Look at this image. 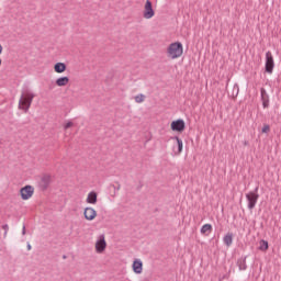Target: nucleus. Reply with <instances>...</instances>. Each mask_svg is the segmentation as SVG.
<instances>
[{
    "mask_svg": "<svg viewBox=\"0 0 281 281\" xmlns=\"http://www.w3.org/2000/svg\"><path fill=\"white\" fill-rule=\"evenodd\" d=\"M34 98H36V94L31 90L23 91L19 99L18 109L27 113L30 111V106H32V102H34Z\"/></svg>",
    "mask_w": 281,
    "mask_h": 281,
    "instance_id": "obj_1",
    "label": "nucleus"
},
{
    "mask_svg": "<svg viewBox=\"0 0 281 281\" xmlns=\"http://www.w3.org/2000/svg\"><path fill=\"white\" fill-rule=\"evenodd\" d=\"M34 192H35L34 186L26 184L20 189L19 194L22 201H30V199L34 196Z\"/></svg>",
    "mask_w": 281,
    "mask_h": 281,
    "instance_id": "obj_2",
    "label": "nucleus"
},
{
    "mask_svg": "<svg viewBox=\"0 0 281 281\" xmlns=\"http://www.w3.org/2000/svg\"><path fill=\"white\" fill-rule=\"evenodd\" d=\"M246 199L248 202V210H254L256 207V203H258V199L260 195L258 194V187L254 191H250L246 194Z\"/></svg>",
    "mask_w": 281,
    "mask_h": 281,
    "instance_id": "obj_3",
    "label": "nucleus"
},
{
    "mask_svg": "<svg viewBox=\"0 0 281 281\" xmlns=\"http://www.w3.org/2000/svg\"><path fill=\"white\" fill-rule=\"evenodd\" d=\"M95 254H104L106 251V237L100 235L94 243Z\"/></svg>",
    "mask_w": 281,
    "mask_h": 281,
    "instance_id": "obj_4",
    "label": "nucleus"
},
{
    "mask_svg": "<svg viewBox=\"0 0 281 281\" xmlns=\"http://www.w3.org/2000/svg\"><path fill=\"white\" fill-rule=\"evenodd\" d=\"M143 16L146 20H150L155 16V9H153V2H150V0H147L144 4Z\"/></svg>",
    "mask_w": 281,
    "mask_h": 281,
    "instance_id": "obj_5",
    "label": "nucleus"
},
{
    "mask_svg": "<svg viewBox=\"0 0 281 281\" xmlns=\"http://www.w3.org/2000/svg\"><path fill=\"white\" fill-rule=\"evenodd\" d=\"M273 67H276V63L273 61V54L271 50L266 53V71L267 74H273Z\"/></svg>",
    "mask_w": 281,
    "mask_h": 281,
    "instance_id": "obj_6",
    "label": "nucleus"
},
{
    "mask_svg": "<svg viewBox=\"0 0 281 281\" xmlns=\"http://www.w3.org/2000/svg\"><path fill=\"white\" fill-rule=\"evenodd\" d=\"M132 271L136 273V276H142V273H144V261H142V259H134Z\"/></svg>",
    "mask_w": 281,
    "mask_h": 281,
    "instance_id": "obj_7",
    "label": "nucleus"
},
{
    "mask_svg": "<svg viewBox=\"0 0 281 281\" xmlns=\"http://www.w3.org/2000/svg\"><path fill=\"white\" fill-rule=\"evenodd\" d=\"M83 216L86 221H95V218H98V211L91 206H87L83 210Z\"/></svg>",
    "mask_w": 281,
    "mask_h": 281,
    "instance_id": "obj_8",
    "label": "nucleus"
},
{
    "mask_svg": "<svg viewBox=\"0 0 281 281\" xmlns=\"http://www.w3.org/2000/svg\"><path fill=\"white\" fill-rule=\"evenodd\" d=\"M167 58L169 60H175V58H177V42L171 43L168 47H167Z\"/></svg>",
    "mask_w": 281,
    "mask_h": 281,
    "instance_id": "obj_9",
    "label": "nucleus"
},
{
    "mask_svg": "<svg viewBox=\"0 0 281 281\" xmlns=\"http://www.w3.org/2000/svg\"><path fill=\"white\" fill-rule=\"evenodd\" d=\"M86 203L88 205H95L98 203V192L90 191L86 196Z\"/></svg>",
    "mask_w": 281,
    "mask_h": 281,
    "instance_id": "obj_10",
    "label": "nucleus"
},
{
    "mask_svg": "<svg viewBox=\"0 0 281 281\" xmlns=\"http://www.w3.org/2000/svg\"><path fill=\"white\" fill-rule=\"evenodd\" d=\"M260 93L263 109H269V93H267V90L265 88L260 89Z\"/></svg>",
    "mask_w": 281,
    "mask_h": 281,
    "instance_id": "obj_11",
    "label": "nucleus"
},
{
    "mask_svg": "<svg viewBox=\"0 0 281 281\" xmlns=\"http://www.w3.org/2000/svg\"><path fill=\"white\" fill-rule=\"evenodd\" d=\"M54 71L55 74H65L67 71V65L65 63H56L54 65Z\"/></svg>",
    "mask_w": 281,
    "mask_h": 281,
    "instance_id": "obj_12",
    "label": "nucleus"
},
{
    "mask_svg": "<svg viewBox=\"0 0 281 281\" xmlns=\"http://www.w3.org/2000/svg\"><path fill=\"white\" fill-rule=\"evenodd\" d=\"M223 243L224 245H226V247H232V243H234V233H227L224 237H223Z\"/></svg>",
    "mask_w": 281,
    "mask_h": 281,
    "instance_id": "obj_13",
    "label": "nucleus"
},
{
    "mask_svg": "<svg viewBox=\"0 0 281 281\" xmlns=\"http://www.w3.org/2000/svg\"><path fill=\"white\" fill-rule=\"evenodd\" d=\"M239 271H247V257H241L237 260Z\"/></svg>",
    "mask_w": 281,
    "mask_h": 281,
    "instance_id": "obj_14",
    "label": "nucleus"
},
{
    "mask_svg": "<svg viewBox=\"0 0 281 281\" xmlns=\"http://www.w3.org/2000/svg\"><path fill=\"white\" fill-rule=\"evenodd\" d=\"M56 87H67L69 85V77H59L55 81Z\"/></svg>",
    "mask_w": 281,
    "mask_h": 281,
    "instance_id": "obj_15",
    "label": "nucleus"
},
{
    "mask_svg": "<svg viewBox=\"0 0 281 281\" xmlns=\"http://www.w3.org/2000/svg\"><path fill=\"white\" fill-rule=\"evenodd\" d=\"M200 232L203 236H210L212 234V224H204Z\"/></svg>",
    "mask_w": 281,
    "mask_h": 281,
    "instance_id": "obj_16",
    "label": "nucleus"
},
{
    "mask_svg": "<svg viewBox=\"0 0 281 281\" xmlns=\"http://www.w3.org/2000/svg\"><path fill=\"white\" fill-rule=\"evenodd\" d=\"M183 131H186V122H183V120H181V119H178L177 120V132L183 133Z\"/></svg>",
    "mask_w": 281,
    "mask_h": 281,
    "instance_id": "obj_17",
    "label": "nucleus"
},
{
    "mask_svg": "<svg viewBox=\"0 0 281 281\" xmlns=\"http://www.w3.org/2000/svg\"><path fill=\"white\" fill-rule=\"evenodd\" d=\"M259 250L260 251H267V249H269V241L261 239L259 243Z\"/></svg>",
    "mask_w": 281,
    "mask_h": 281,
    "instance_id": "obj_18",
    "label": "nucleus"
},
{
    "mask_svg": "<svg viewBox=\"0 0 281 281\" xmlns=\"http://www.w3.org/2000/svg\"><path fill=\"white\" fill-rule=\"evenodd\" d=\"M134 100L136 104H142L143 102H146V95L145 94H137L134 97Z\"/></svg>",
    "mask_w": 281,
    "mask_h": 281,
    "instance_id": "obj_19",
    "label": "nucleus"
},
{
    "mask_svg": "<svg viewBox=\"0 0 281 281\" xmlns=\"http://www.w3.org/2000/svg\"><path fill=\"white\" fill-rule=\"evenodd\" d=\"M183 54V45L181 42H177V58Z\"/></svg>",
    "mask_w": 281,
    "mask_h": 281,
    "instance_id": "obj_20",
    "label": "nucleus"
},
{
    "mask_svg": "<svg viewBox=\"0 0 281 281\" xmlns=\"http://www.w3.org/2000/svg\"><path fill=\"white\" fill-rule=\"evenodd\" d=\"M42 183H46V184L52 183V176L50 175H44L42 177Z\"/></svg>",
    "mask_w": 281,
    "mask_h": 281,
    "instance_id": "obj_21",
    "label": "nucleus"
},
{
    "mask_svg": "<svg viewBox=\"0 0 281 281\" xmlns=\"http://www.w3.org/2000/svg\"><path fill=\"white\" fill-rule=\"evenodd\" d=\"M177 144H178V153H181V150H183V142L177 138Z\"/></svg>",
    "mask_w": 281,
    "mask_h": 281,
    "instance_id": "obj_22",
    "label": "nucleus"
},
{
    "mask_svg": "<svg viewBox=\"0 0 281 281\" xmlns=\"http://www.w3.org/2000/svg\"><path fill=\"white\" fill-rule=\"evenodd\" d=\"M71 127H74V122L71 121H68L64 124L65 131H68V128H71Z\"/></svg>",
    "mask_w": 281,
    "mask_h": 281,
    "instance_id": "obj_23",
    "label": "nucleus"
},
{
    "mask_svg": "<svg viewBox=\"0 0 281 281\" xmlns=\"http://www.w3.org/2000/svg\"><path fill=\"white\" fill-rule=\"evenodd\" d=\"M269 131H271V127L269 125H265L262 127V133H269Z\"/></svg>",
    "mask_w": 281,
    "mask_h": 281,
    "instance_id": "obj_24",
    "label": "nucleus"
},
{
    "mask_svg": "<svg viewBox=\"0 0 281 281\" xmlns=\"http://www.w3.org/2000/svg\"><path fill=\"white\" fill-rule=\"evenodd\" d=\"M171 130H172V131H177V121H173V122L171 123Z\"/></svg>",
    "mask_w": 281,
    "mask_h": 281,
    "instance_id": "obj_25",
    "label": "nucleus"
},
{
    "mask_svg": "<svg viewBox=\"0 0 281 281\" xmlns=\"http://www.w3.org/2000/svg\"><path fill=\"white\" fill-rule=\"evenodd\" d=\"M234 91H236V95H238V86H234Z\"/></svg>",
    "mask_w": 281,
    "mask_h": 281,
    "instance_id": "obj_26",
    "label": "nucleus"
},
{
    "mask_svg": "<svg viewBox=\"0 0 281 281\" xmlns=\"http://www.w3.org/2000/svg\"><path fill=\"white\" fill-rule=\"evenodd\" d=\"M243 145H244V146H249V140H244V142H243Z\"/></svg>",
    "mask_w": 281,
    "mask_h": 281,
    "instance_id": "obj_27",
    "label": "nucleus"
},
{
    "mask_svg": "<svg viewBox=\"0 0 281 281\" xmlns=\"http://www.w3.org/2000/svg\"><path fill=\"white\" fill-rule=\"evenodd\" d=\"M3 54V45L0 44V56Z\"/></svg>",
    "mask_w": 281,
    "mask_h": 281,
    "instance_id": "obj_28",
    "label": "nucleus"
},
{
    "mask_svg": "<svg viewBox=\"0 0 281 281\" xmlns=\"http://www.w3.org/2000/svg\"><path fill=\"white\" fill-rule=\"evenodd\" d=\"M3 65V59L0 58V67Z\"/></svg>",
    "mask_w": 281,
    "mask_h": 281,
    "instance_id": "obj_29",
    "label": "nucleus"
},
{
    "mask_svg": "<svg viewBox=\"0 0 281 281\" xmlns=\"http://www.w3.org/2000/svg\"><path fill=\"white\" fill-rule=\"evenodd\" d=\"M27 249H29V251H30V249H32V245L29 244V245H27Z\"/></svg>",
    "mask_w": 281,
    "mask_h": 281,
    "instance_id": "obj_30",
    "label": "nucleus"
},
{
    "mask_svg": "<svg viewBox=\"0 0 281 281\" xmlns=\"http://www.w3.org/2000/svg\"><path fill=\"white\" fill-rule=\"evenodd\" d=\"M23 234H25V228H23Z\"/></svg>",
    "mask_w": 281,
    "mask_h": 281,
    "instance_id": "obj_31",
    "label": "nucleus"
}]
</instances>
